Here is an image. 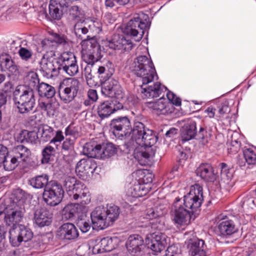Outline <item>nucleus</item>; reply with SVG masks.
<instances>
[{
  "label": "nucleus",
  "mask_w": 256,
  "mask_h": 256,
  "mask_svg": "<svg viewBox=\"0 0 256 256\" xmlns=\"http://www.w3.org/2000/svg\"><path fill=\"white\" fill-rule=\"evenodd\" d=\"M79 88V82L74 78L64 80L59 86V96L64 103L72 102L77 95Z\"/></svg>",
  "instance_id": "1a4fd4ad"
},
{
  "label": "nucleus",
  "mask_w": 256,
  "mask_h": 256,
  "mask_svg": "<svg viewBox=\"0 0 256 256\" xmlns=\"http://www.w3.org/2000/svg\"><path fill=\"white\" fill-rule=\"evenodd\" d=\"M75 142L76 140H74V138H70L69 137L66 138L64 140L62 144V150H70L73 147Z\"/></svg>",
  "instance_id": "052dcab7"
},
{
  "label": "nucleus",
  "mask_w": 256,
  "mask_h": 256,
  "mask_svg": "<svg viewBox=\"0 0 256 256\" xmlns=\"http://www.w3.org/2000/svg\"><path fill=\"white\" fill-rule=\"evenodd\" d=\"M49 176L46 174L38 175L30 178L28 184L35 188H42L49 184Z\"/></svg>",
  "instance_id": "e433bc0d"
},
{
  "label": "nucleus",
  "mask_w": 256,
  "mask_h": 256,
  "mask_svg": "<svg viewBox=\"0 0 256 256\" xmlns=\"http://www.w3.org/2000/svg\"><path fill=\"white\" fill-rule=\"evenodd\" d=\"M64 194V191L60 184L50 181L44 188L43 198L48 205L56 206L62 200Z\"/></svg>",
  "instance_id": "9d476101"
},
{
  "label": "nucleus",
  "mask_w": 256,
  "mask_h": 256,
  "mask_svg": "<svg viewBox=\"0 0 256 256\" xmlns=\"http://www.w3.org/2000/svg\"><path fill=\"white\" fill-rule=\"evenodd\" d=\"M56 235L61 239L74 240L78 238L79 234L73 224L67 222L58 228Z\"/></svg>",
  "instance_id": "393cba45"
},
{
  "label": "nucleus",
  "mask_w": 256,
  "mask_h": 256,
  "mask_svg": "<svg viewBox=\"0 0 256 256\" xmlns=\"http://www.w3.org/2000/svg\"><path fill=\"white\" fill-rule=\"evenodd\" d=\"M218 230L220 236L228 237L238 232V228L230 220L224 219L220 222Z\"/></svg>",
  "instance_id": "c756f323"
},
{
  "label": "nucleus",
  "mask_w": 256,
  "mask_h": 256,
  "mask_svg": "<svg viewBox=\"0 0 256 256\" xmlns=\"http://www.w3.org/2000/svg\"><path fill=\"white\" fill-rule=\"evenodd\" d=\"M60 70L62 69L68 75L73 76L78 72L76 57L74 53L64 52L57 59Z\"/></svg>",
  "instance_id": "ddd939ff"
},
{
  "label": "nucleus",
  "mask_w": 256,
  "mask_h": 256,
  "mask_svg": "<svg viewBox=\"0 0 256 256\" xmlns=\"http://www.w3.org/2000/svg\"><path fill=\"white\" fill-rule=\"evenodd\" d=\"M114 72L113 68H108V66H100L98 68V72L99 74L106 75L107 78H110Z\"/></svg>",
  "instance_id": "680f3d73"
},
{
  "label": "nucleus",
  "mask_w": 256,
  "mask_h": 256,
  "mask_svg": "<svg viewBox=\"0 0 256 256\" xmlns=\"http://www.w3.org/2000/svg\"><path fill=\"white\" fill-rule=\"evenodd\" d=\"M150 187L147 184H140L135 181L130 184L126 190L128 197L137 198L145 196L150 191Z\"/></svg>",
  "instance_id": "c85d7f7f"
},
{
  "label": "nucleus",
  "mask_w": 256,
  "mask_h": 256,
  "mask_svg": "<svg viewBox=\"0 0 256 256\" xmlns=\"http://www.w3.org/2000/svg\"><path fill=\"white\" fill-rule=\"evenodd\" d=\"M168 100L163 96L156 100L146 102V106L152 112L158 116H168L174 111V105L181 106V99L174 92L168 91L166 93Z\"/></svg>",
  "instance_id": "423d86ee"
},
{
  "label": "nucleus",
  "mask_w": 256,
  "mask_h": 256,
  "mask_svg": "<svg viewBox=\"0 0 256 256\" xmlns=\"http://www.w3.org/2000/svg\"><path fill=\"white\" fill-rule=\"evenodd\" d=\"M10 242L13 246H18L22 242L19 236V232L18 228L13 227L9 231Z\"/></svg>",
  "instance_id": "8fccbe9b"
},
{
  "label": "nucleus",
  "mask_w": 256,
  "mask_h": 256,
  "mask_svg": "<svg viewBox=\"0 0 256 256\" xmlns=\"http://www.w3.org/2000/svg\"><path fill=\"white\" fill-rule=\"evenodd\" d=\"M106 44L110 48L128 51L133 46L131 40L123 35L114 34L112 39L108 40Z\"/></svg>",
  "instance_id": "4be33fe9"
},
{
  "label": "nucleus",
  "mask_w": 256,
  "mask_h": 256,
  "mask_svg": "<svg viewBox=\"0 0 256 256\" xmlns=\"http://www.w3.org/2000/svg\"><path fill=\"white\" fill-rule=\"evenodd\" d=\"M239 136L238 132H234L231 134L230 139L227 142L228 152L230 154L237 153L240 148V142L238 138Z\"/></svg>",
  "instance_id": "58836bf2"
},
{
  "label": "nucleus",
  "mask_w": 256,
  "mask_h": 256,
  "mask_svg": "<svg viewBox=\"0 0 256 256\" xmlns=\"http://www.w3.org/2000/svg\"><path fill=\"white\" fill-rule=\"evenodd\" d=\"M20 114H28L32 111L35 104V100L14 104Z\"/></svg>",
  "instance_id": "a18cd8bd"
},
{
  "label": "nucleus",
  "mask_w": 256,
  "mask_h": 256,
  "mask_svg": "<svg viewBox=\"0 0 256 256\" xmlns=\"http://www.w3.org/2000/svg\"><path fill=\"white\" fill-rule=\"evenodd\" d=\"M102 93L106 96L120 100L123 97L122 88L117 80L110 78L106 81L102 86Z\"/></svg>",
  "instance_id": "f3484780"
},
{
  "label": "nucleus",
  "mask_w": 256,
  "mask_h": 256,
  "mask_svg": "<svg viewBox=\"0 0 256 256\" xmlns=\"http://www.w3.org/2000/svg\"><path fill=\"white\" fill-rule=\"evenodd\" d=\"M204 200L202 188L198 184L190 187L182 200L176 198L172 206V220L177 226L190 224L192 215L200 208Z\"/></svg>",
  "instance_id": "7ed1b4c3"
},
{
  "label": "nucleus",
  "mask_w": 256,
  "mask_h": 256,
  "mask_svg": "<svg viewBox=\"0 0 256 256\" xmlns=\"http://www.w3.org/2000/svg\"><path fill=\"white\" fill-rule=\"evenodd\" d=\"M13 152V155H8L4 162V168L6 171H12L22 162H26L31 154L30 150L23 145L17 146Z\"/></svg>",
  "instance_id": "6e6552de"
},
{
  "label": "nucleus",
  "mask_w": 256,
  "mask_h": 256,
  "mask_svg": "<svg viewBox=\"0 0 256 256\" xmlns=\"http://www.w3.org/2000/svg\"><path fill=\"white\" fill-rule=\"evenodd\" d=\"M105 207L98 206L91 212L90 218L93 229L97 230L108 227L106 217Z\"/></svg>",
  "instance_id": "aec40b11"
},
{
  "label": "nucleus",
  "mask_w": 256,
  "mask_h": 256,
  "mask_svg": "<svg viewBox=\"0 0 256 256\" xmlns=\"http://www.w3.org/2000/svg\"><path fill=\"white\" fill-rule=\"evenodd\" d=\"M244 156L248 164H256V150L252 148H246L244 150Z\"/></svg>",
  "instance_id": "09e8293b"
},
{
  "label": "nucleus",
  "mask_w": 256,
  "mask_h": 256,
  "mask_svg": "<svg viewBox=\"0 0 256 256\" xmlns=\"http://www.w3.org/2000/svg\"><path fill=\"white\" fill-rule=\"evenodd\" d=\"M66 44V39L64 36L54 34L50 38L42 40L40 45L43 50L46 52V53L54 54L53 50L56 48L58 44L65 46Z\"/></svg>",
  "instance_id": "5701e85b"
},
{
  "label": "nucleus",
  "mask_w": 256,
  "mask_h": 256,
  "mask_svg": "<svg viewBox=\"0 0 256 256\" xmlns=\"http://www.w3.org/2000/svg\"><path fill=\"white\" fill-rule=\"evenodd\" d=\"M150 26L148 16L143 12H140L135 14L133 18L126 24L124 33L138 42L142 38L144 31L149 28Z\"/></svg>",
  "instance_id": "0eeeda50"
},
{
  "label": "nucleus",
  "mask_w": 256,
  "mask_h": 256,
  "mask_svg": "<svg viewBox=\"0 0 256 256\" xmlns=\"http://www.w3.org/2000/svg\"><path fill=\"white\" fill-rule=\"evenodd\" d=\"M72 198L74 200L80 199L82 204H87L90 202V192L82 184V187L72 194Z\"/></svg>",
  "instance_id": "a19ab883"
},
{
  "label": "nucleus",
  "mask_w": 256,
  "mask_h": 256,
  "mask_svg": "<svg viewBox=\"0 0 256 256\" xmlns=\"http://www.w3.org/2000/svg\"><path fill=\"white\" fill-rule=\"evenodd\" d=\"M54 54L48 52L44 54L39 62L40 70L44 76L47 78H52L59 74L60 68L57 60H54L52 56Z\"/></svg>",
  "instance_id": "f8f14e48"
},
{
  "label": "nucleus",
  "mask_w": 256,
  "mask_h": 256,
  "mask_svg": "<svg viewBox=\"0 0 256 256\" xmlns=\"http://www.w3.org/2000/svg\"><path fill=\"white\" fill-rule=\"evenodd\" d=\"M64 140V136L63 132L62 130H59L55 132H54V135L50 141V144H53L56 146H58Z\"/></svg>",
  "instance_id": "6e6d98bb"
},
{
  "label": "nucleus",
  "mask_w": 256,
  "mask_h": 256,
  "mask_svg": "<svg viewBox=\"0 0 256 256\" xmlns=\"http://www.w3.org/2000/svg\"><path fill=\"white\" fill-rule=\"evenodd\" d=\"M116 237H106L102 238H96L90 240L88 242L90 248H92L93 254H96L106 252H110L115 248L114 242L117 241Z\"/></svg>",
  "instance_id": "2eb2a0df"
},
{
  "label": "nucleus",
  "mask_w": 256,
  "mask_h": 256,
  "mask_svg": "<svg viewBox=\"0 0 256 256\" xmlns=\"http://www.w3.org/2000/svg\"><path fill=\"white\" fill-rule=\"evenodd\" d=\"M206 248L204 240L201 239L194 240L188 245V253L191 256H206Z\"/></svg>",
  "instance_id": "473e14b6"
},
{
  "label": "nucleus",
  "mask_w": 256,
  "mask_h": 256,
  "mask_svg": "<svg viewBox=\"0 0 256 256\" xmlns=\"http://www.w3.org/2000/svg\"><path fill=\"white\" fill-rule=\"evenodd\" d=\"M37 89L40 96L47 98L53 97L56 94L54 88L44 82L39 84Z\"/></svg>",
  "instance_id": "79ce46f5"
},
{
  "label": "nucleus",
  "mask_w": 256,
  "mask_h": 256,
  "mask_svg": "<svg viewBox=\"0 0 256 256\" xmlns=\"http://www.w3.org/2000/svg\"><path fill=\"white\" fill-rule=\"evenodd\" d=\"M96 168L94 160L91 158H84L80 160L76 166V172L82 179L85 180L90 178Z\"/></svg>",
  "instance_id": "dca6fc26"
},
{
  "label": "nucleus",
  "mask_w": 256,
  "mask_h": 256,
  "mask_svg": "<svg viewBox=\"0 0 256 256\" xmlns=\"http://www.w3.org/2000/svg\"><path fill=\"white\" fill-rule=\"evenodd\" d=\"M68 4L64 0H50L49 4V14L54 20L60 19L62 14V8L67 7Z\"/></svg>",
  "instance_id": "2f4dec72"
},
{
  "label": "nucleus",
  "mask_w": 256,
  "mask_h": 256,
  "mask_svg": "<svg viewBox=\"0 0 256 256\" xmlns=\"http://www.w3.org/2000/svg\"><path fill=\"white\" fill-rule=\"evenodd\" d=\"M130 126V121L126 116L113 120L111 124L116 137L124 140L128 152H132L140 164L145 165L154 155L152 146L158 138L153 131L146 128L141 122H136L132 130Z\"/></svg>",
  "instance_id": "f257e3e1"
},
{
  "label": "nucleus",
  "mask_w": 256,
  "mask_h": 256,
  "mask_svg": "<svg viewBox=\"0 0 256 256\" xmlns=\"http://www.w3.org/2000/svg\"><path fill=\"white\" fill-rule=\"evenodd\" d=\"M126 246L128 252L133 256H138L144 247L142 238L138 234L130 236Z\"/></svg>",
  "instance_id": "b1692460"
},
{
  "label": "nucleus",
  "mask_w": 256,
  "mask_h": 256,
  "mask_svg": "<svg viewBox=\"0 0 256 256\" xmlns=\"http://www.w3.org/2000/svg\"><path fill=\"white\" fill-rule=\"evenodd\" d=\"M89 22L88 27L90 30L96 33L102 31V24L100 20L94 18L90 20Z\"/></svg>",
  "instance_id": "13d9d810"
},
{
  "label": "nucleus",
  "mask_w": 256,
  "mask_h": 256,
  "mask_svg": "<svg viewBox=\"0 0 256 256\" xmlns=\"http://www.w3.org/2000/svg\"><path fill=\"white\" fill-rule=\"evenodd\" d=\"M41 108L46 112L47 114L50 117L53 116L56 112V108L54 106L49 102H42L40 104Z\"/></svg>",
  "instance_id": "864d4df0"
},
{
  "label": "nucleus",
  "mask_w": 256,
  "mask_h": 256,
  "mask_svg": "<svg viewBox=\"0 0 256 256\" xmlns=\"http://www.w3.org/2000/svg\"><path fill=\"white\" fill-rule=\"evenodd\" d=\"M106 217V218L108 226H109L113 222H114L119 216L120 209L119 208L114 204L108 205L105 208Z\"/></svg>",
  "instance_id": "4c0bfd02"
},
{
  "label": "nucleus",
  "mask_w": 256,
  "mask_h": 256,
  "mask_svg": "<svg viewBox=\"0 0 256 256\" xmlns=\"http://www.w3.org/2000/svg\"><path fill=\"white\" fill-rule=\"evenodd\" d=\"M176 129L174 128H172L166 132V137H171L176 134Z\"/></svg>",
  "instance_id": "774afa93"
},
{
  "label": "nucleus",
  "mask_w": 256,
  "mask_h": 256,
  "mask_svg": "<svg viewBox=\"0 0 256 256\" xmlns=\"http://www.w3.org/2000/svg\"><path fill=\"white\" fill-rule=\"evenodd\" d=\"M52 213L46 208L37 209L34 214V222L40 227L50 225L52 219Z\"/></svg>",
  "instance_id": "a878e982"
},
{
  "label": "nucleus",
  "mask_w": 256,
  "mask_h": 256,
  "mask_svg": "<svg viewBox=\"0 0 256 256\" xmlns=\"http://www.w3.org/2000/svg\"><path fill=\"white\" fill-rule=\"evenodd\" d=\"M196 173L197 176L206 182H214L216 179L213 168L209 164H201L196 169Z\"/></svg>",
  "instance_id": "72a5a7b5"
},
{
  "label": "nucleus",
  "mask_w": 256,
  "mask_h": 256,
  "mask_svg": "<svg viewBox=\"0 0 256 256\" xmlns=\"http://www.w3.org/2000/svg\"><path fill=\"white\" fill-rule=\"evenodd\" d=\"M35 100L34 91L22 86L16 87L14 92V104Z\"/></svg>",
  "instance_id": "bb28decb"
},
{
  "label": "nucleus",
  "mask_w": 256,
  "mask_h": 256,
  "mask_svg": "<svg viewBox=\"0 0 256 256\" xmlns=\"http://www.w3.org/2000/svg\"><path fill=\"white\" fill-rule=\"evenodd\" d=\"M86 154L90 157L98 159H106L113 156L116 152L114 146L109 143L102 146L100 144L94 146L86 144L84 147Z\"/></svg>",
  "instance_id": "9b49d317"
},
{
  "label": "nucleus",
  "mask_w": 256,
  "mask_h": 256,
  "mask_svg": "<svg viewBox=\"0 0 256 256\" xmlns=\"http://www.w3.org/2000/svg\"><path fill=\"white\" fill-rule=\"evenodd\" d=\"M38 132L41 135L42 140L45 142L50 141L54 135V128L46 124L40 127Z\"/></svg>",
  "instance_id": "49530a36"
},
{
  "label": "nucleus",
  "mask_w": 256,
  "mask_h": 256,
  "mask_svg": "<svg viewBox=\"0 0 256 256\" xmlns=\"http://www.w3.org/2000/svg\"><path fill=\"white\" fill-rule=\"evenodd\" d=\"M70 14L72 17L78 20V22L74 27V32L76 35L80 38H83L82 34H86L88 32V29L85 26H83L82 24L84 21V11L80 9L78 6H74L70 9Z\"/></svg>",
  "instance_id": "6ab92c4d"
},
{
  "label": "nucleus",
  "mask_w": 256,
  "mask_h": 256,
  "mask_svg": "<svg viewBox=\"0 0 256 256\" xmlns=\"http://www.w3.org/2000/svg\"><path fill=\"white\" fill-rule=\"evenodd\" d=\"M130 68L142 81L140 91L143 98H156L166 91L167 88L160 82L152 84L154 80L158 79V76L150 58L146 55L138 56L130 65Z\"/></svg>",
  "instance_id": "f03ea898"
},
{
  "label": "nucleus",
  "mask_w": 256,
  "mask_h": 256,
  "mask_svg": "<svg viewBox=\"0 0 256 256\" xmlns=\"http://www.w3.org/2000/svg\"><path fill=\"white\" fill-rule=\"evenodd\" d=\"M18 230L21 242H28L32 238V232L30 230L23 225L18 226Z\"/></svg>",
  "instance_id": "de8ad7c7"
},
{
  "label": "nucleus",
  "mask_w": 256,
  "mask_h": 256,
  "mask_svg": "<svg viewBox=\"0 0 256 256\" xmlns=\"http://www.w3.org/2000/svg\"><path fill=\"white\" fill-rule=\"evenodd\" d=\"M54 151V148L50 146H48L44 148L42 150V164H46L48 162L51 154Z\"/></svg>",
  "instance_id": "5fc2aeb1"
},
{
  "label": "nucleus",
  "mask_w": 256,
  "mask_h": 256,
  "mask_svg": "<svg viewBox=\"0 0 256 256\" xmlns=\"http://www.w3.org/2000/svg\"><path fill=\"white\" fill-rule=\"evenodd\" d=\"M28 134V130H22L16 136V139L18 142H26Z\"/></svg>",
  "instance_id": "e2e57ef3"
},
{
  "label": "nucleus",
  "mask_w": 256,
  "mask_h": 256,
  "mask_svg": "<svg viewBox=\"0 0 256 256\" xmlns=\"http://www.w3.org/2000/svg\"><path fill=\"white\" fill-rule=\"evenodd\" d=\"M221 166V178L228 186H232L234 182L232 181L233 170L230 168V167L224 163H222Z\"/></svg>",
  "instance_id": "ea45409f"
},
{
  "label": "nucleus",
  "mask_w": 256,
  "mask_h": 256,
  "mask_svg": "<svg viewBox=\"0 0 256 256\" xmlns=\"http://www.w3.org/2000/svg\"><path fill=\"white\" fill-rule=\"evenodd\" d=\"M88 96L92 102H94L98 99V96L96 90L90 89L88 92Z\"/></svg>",
  "instance_id": "69168bd1"
},
{
  "label": "nucleus",
  "mask_w": 256,
  "mask_h": 256,
  "mask_svg": "<svg viewBox=\"0 0 256 256\" xmlns=\"http://www.w3.org/2000/svg\"><path fill=\"white\" fill-rule=\"evenodd\" d=\"M123 106L122 103L116 100H107L100 104L97 107V112L102 119L108 118Z\"/></svg>",
  "instance_id": "412c9836"
},
{
  "label": "nucleus",
  "mask_w": 256,
  "mask_h": 256,
  "mask_svg": "<svg viewBox=\"0 0 256 256\" xmlns=\"http://www.w3.org/2000/svg\"><path fill=\"white\" fill-rule=\"evenodd\" d=\"M230 111L229 108V102L227 100L219 101L216 107L210 106L204 111L206 117L214 118L217 122L222 121L225 116Z\"/></svg>",
  "instance_id": "4468645a"
},
{
  "label": "nucleus",
  "mask_w": 256,
  "mask_h": 256,
  "mask_svg": "<svg viewBox=\"0 0 256 256\" xmlns=\"http://www.w3.org/2000/svg\"><path fill=\"white\" fill-rule=\"evenodd\" d=\"M64 134L66 138L69 137L70 138H74V140H76L79 136V133L77 128L72 125H69L66 128Z\"/></svg>",
  "instance_id": "603ef678"
},
{
  "label": "nucleus",
  "mask_w": 256,
  "mask_h": 256,
  "mask_svg": "<svg viewBox=\"0 0 256 256\" xmlns=\"http://www.w3.org/2000/svg\"><path fill=\"white\" fill-rule=\"evenodd\" d=\"M12 202L4 210V222L10 226L14 227L22 221L25 213L24 203L25 192L21 189L16 190L10 198Z\"/></svg>",
  "instance_id": "39448f33"
},
{
  "label": "nucleus",
  "mask_w": 256,
  "mask_h": 256,
  "mask_svg": "<svg viewBox=\"0 0 256 256\" xmlns=\"http://www.w3.org/2000/svg\"><path fill=\"white\" fill-rule=\"evenodd\" d=\"M162 214L163 212L160 208L156 207L155 208H150L146 210L144 216L142 218L141 216L140 220H142V219H146L148 221H150L149 224L151 226L152 228L155 229L157 228L158 226L154 224V220L157 222L158 220H156V218L160 216Z\"/></svg>",
  "instance_id": "f704fd0d"
},
{
  "label": "nucleus",
  "mask_w": 256,
  "mask_h": 256,
  "mask_svg": "<svg viewBox=\"0 0 256 256\" xmlns=\"http://www.w3.org/2000/svg\"><path fill=\"white\" fill-rule=\"evenodd\" d=\"M82 58L87 64L84 68V74L88 85L92 87L96 85L94 76L92 74V67L94 64L100 59V46L94 39L84 40L81 42Z\"/></svg>",
  "instance_id": "20e7f679"
},
{
  "label": "nucleus",
  "mask_w": 256,
  "mask_h": 256,
  "mask_svg": "<svg viewBox=\"0 0 256 256\" xmlns=\"http://www.w3.org/2000/svg\"><path fill=\"white\" fill-rule=\"evenodd\" d=\"M20 58L25 61L28 60L32 56V51L26 48H20L18 52Z\"/></svg>",
  "instance_id": "4d7b16f0"
},
{
  "label": "nucleus",
  "mask_w": 256,
  "mask_h": 256,
  "mask_svg": "<svg viewBox=\"0 0 256 256\" xmlns=\"http://www.w3.org/2000/svg\"><path fill=\"white\" fill-rule=\"evenodd\" d=\"M82 210L83 207L78 204H68L62 210V218L64 220H68L81 217Z\"/></svg>",
  "instance_id": "cd10ccee"
},
{
  "label": "nucleus",
  "mask_w": 256,
  "mask_h": 256,
  "mask_svg": "<svg viewBox=\"0 0 256 256\" xmlns=\"http://www.w3.org/2000/svg\"><path fill=\"white\" fill-rule=\"evenodd\" d=\"M167 236L166 234L155 232L148 236L146 240L148 247L155 252H160L167 244Z\"/></svg>",
  "instance_id": "a211bd4d"
},
{
  "label": "nucleus",
  "mask_w": 256,
  "mask_h": 256,
  "mask_svg": "<svg viewBox=\"0 0 256 256\" xmlns=\"http://www.w3.org/2000/svg\"><path fill=\"white\" fill-rule=\"evenodd\" d=\"M38 138V134L36 132L32 131H28V134L27 136V142H26L30 143H36V141Z\"/></svg>",
  "instance_id": "0e129e2a"
},
{
  "label": "nucleus",
  "mask_w": 256,
  "mask_h": 256,
  "mask_svg": "<svg viewBox=\"0 0 256 256\" xmlns=\"http://www.w3.org/2000/svg\"><path fill=\"white\" fill-rule=\"evenodd\" d=\"M196 122L192 120H188L182 130V140L188 141L194 138L196 134Z\"/></svg>",
  "instance_id": "7c9ffc66"
},
{
  "label": "nucleus",
  "mask_w": 256,
  "mask_h": 256,
  "mask_svg": "<svg viewBox=\"0 0 256 256\" xmlns=\"http://www.w3.org/2000/svg\"><path fill=\"white\" fill-rule=\"evenodd\" d=\"M180 250L178 244L169 246L166 250V256H179Z\"/></svg>",
  "instance_id": "bf43d9fd"
},
{
  "label": "nucleus",
  "mask_w": 256,
  "mask_h": 256,
  "mask_svg": "<svg viewBox=\"0 0 256 256\" xmlns=\"http://www.w3.org/2000/svg\"><path fill=\"white\" fill-rule=\"evenodd\" d=\"M0 61V66L2 71L8 70L12 74H17L18 70L17 66L8 56H1Z\"/></svg>",
  "instance_id": "c9c22d12"
},
{
  "label": "nucleus",
  "mask_w": 256,
  "mask_h": 256,
  "mask_svg": "<svg viewBox=\"0 0 256 256\" xmlns=\"http://www.w3.org/2000/svg\"><path fill=\"white\" fill-rule=\"evenodd\" d=\"M25 84L28 86L27 88H30L33 91L34 88L37 89L38 86L39 79L37 74L34 72H30L24 78Z\"/></svg>",
  "instance_id": "37998d69"
},
{
  "label": "nucleus",
  "mask_w": 256,
  "mask_h": 256,
  "mask_svg": "<svg viewBox=\"0 0 256 256\" xmlns=\"http://www.w3.org/2000/svg\"><path fill=\"white\" fill-rule=\"evenodd\" d=\"M8 154L7 148L2 144H0V160L4 161Z\"/></svg>",
  "instance_id": "338daca9"
},
{
  "label": "nucleus",
  "mask_w": 256,
  "mask_h": 256,
  "mask_svg": "<svg viewBox=\"0 0 256 256\" xmlns=\"http://www.w3.org/2000/svg\"><path fill=\"white\" fill-rule=\"evenodd\" d=\"M82 186V184L74 177H68L65 180L64 186L68 192H72V194Z\"/></svg>",
  "instance_id": "c03bdc74"
},
{
  "label": "nucleus",
  "mask_w": 256,
  "mask_h": 256,
  "mask_svg": "<svg viewBox=\"0 0 256 256\" xmlns=\"http://www.w3.org/2000/svg\"><path fill=\"white\" fill-rule=\"evenodd\" d=\"M77 226L83 233L88 232L91 228V224L86 217H79L78 219Z\"/></svg>",
  "instance_id": "3c124183"
}]
</instances>
